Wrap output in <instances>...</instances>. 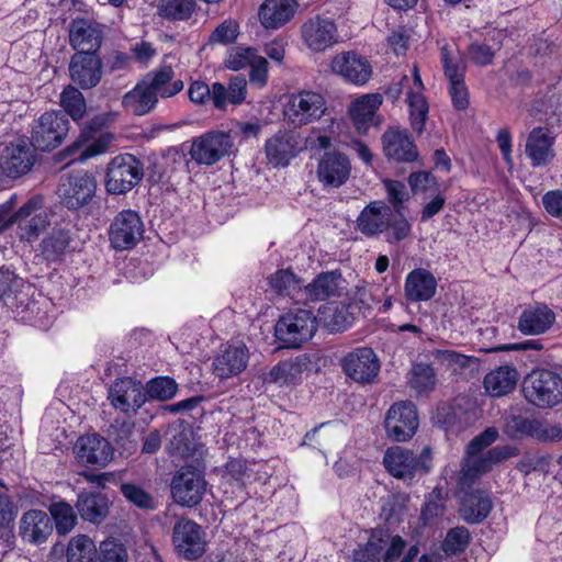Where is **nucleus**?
<instances>
[{
	"label": "nucleus",
	"mask_w": 562,
	"mask_h": 562,
	"mask_svg": "<svg viewBox=\"0 0 562 562\" xmlns=\"http://www.w3.org/2000/svg\"><path fill=\"white\" fill-rule=\"evenodd\" d=\"M319 312L321 318L330 333L344 331L350 324L351 303L329 302Z\"/></svg>",
	"instance_id": "obj_46"
},
{
	"label": "nucleus",
	"mask_w": 562,
	"mask_h": 562,
	"mask_svg": "<svg viewBox=\"0 0 562 562\" xmlns=\"http://www.w3.org/2000/svg\"><path fill=\"white\" fill-rule=\"evenodd\" d=\"M172 544L179 557L198 560L205 552V532L194 520L182 517L173 526Z\"/></svg>",
	"instance_id": "obj_12"
},
{
	"label": "nucleus",
	"mask_w": 562,
	"mask_h": 562,
	"mask_svg": "<svg viewBox=\"0 0 562 562\" xmlns=\"http://www.w3.org/2000/svg\"><path fill=\"white\" fill-rule=\"evenodd\" d=\"M267 159L274 166L286 167L300 151L299 142L292 131H279L265 144Z\"/></svg>",
	"instance_id": "obj_26"
},
{
	"label": "nucleus",
	"mask_w": 562,
	"mask_h": 562,
	"mask_svg": "<svg viewBox=\"0 0 562 562\" xmlns=\"http://www.w3.org/2000/svg\"><path fill=\"white\" fill-rule=\"evenodd\" d=\"M380 371V362L371 348H357L353 352V381L372 383Z\"/></svg>",
	"instance_id": "obj_41"
},
{
	"label": "nucleus",
	"mask_w": 562,
	"mask_h": 562,
	"mask_svg": "<svg viewBox=\"0 0 562 562\" xmlns=\"http://www.w3.org/2000/svg\"><path fill=\"white\" fill-rule=\"evenodd\" d=\"M145 395V403L147 401L156 400L166 402L173 398L178 392V383L176 380L168 375L155 376L143 385Z\"/></svg>",
	"instance_id": "obj_47"
},
{
	"label": "nucleus",
	"mask_w": 562,
	"mask_h": 562,
	"mask_svg": "<svg viewBox=\"0 0 562 562\" xmlns=\"http://www.w3.org/2000/svg\"><path fill=\"white\" fill-rule=\"evenodd\" d=\"M383 186L386 193V200L393 207L395 214H401L405 211V203L409 201L411 195L406 186L398 180L385 179Z\"/></svg>",
	"instance_id": "obj_57"
},
{
	"label": "nucleus",
	"mask_w": 562,
	"mask_h": 562,
	"mask_svg": "<svg viewBox=\"0 0 562 562\" xmlns=\"http://www.w3.org/2000/svg\"><path fill=\"white\" fill-rule=\"evenodd\" d=\"M537 420L522 415H514L506 419L505 432L513 438L532 437L535 435Z\"/></svg>",
	"instance_id": "obj_61"
},
{
	"label": "nucleus",
	"mask_w": 562,
	"mask_h": 562,
	"mask_svg": "<svg viewBox=\"0 0 562 562\" xmlns=\"http://www.w3.org/2000/svg\"><path fill=\"white\" fill-rule=\"evenodd\" d=\"M301 37L311 50L321 53L338 42L337 25L330 18L317 14L302 24Z\"/></svg>",
	"instance_id": "obj_18"
},
{
	"label": "nucleus",
	"mask_w": 562,
	"mask_h": 562,
	"mask_svg": "<svg viewBox=\"0 0 562 562\" xmlns=\"http://www.w3.org/2000/svg\"><path fill=\"white\" fill-rule=\"evenodd\" d=\"M43 203V196L35 194L27 199L15 212L11 211L13 224L18 225L22 237L32 239L40 235L45 221L35 213L42 209Z\"/></svg>",
	"instance_id": "obj_28"
},
{
	"label": "nucleus",
	"mask_w": 562,
	"mask_h": 562,
	"mask_svg": "<svg viewBox=\"0 0 562 562\" xmlns=\"http://www.w3.org/2000/svg\"><path fill=\"white\" fill-rule=\"evenodd\" d=\"M383 103L381 93H367L353 99V128L366 135L371 126L380 127L382 116L378 114Z\"/></svg>",
	"instance_id": "obj_25"
},
{
	"label": "nucleus",
	"mask_w": 562,
	"mask_h": 562,
	"mask_svg": "<svg viewBox=\"0 0 562 562\" xmlns=\"http://www.w3.org/2000/svg\"><path fill=\"white\" fill-rule=\"evenodd\" d=\"M430 459V448L425 447L419 457L402 447L389 448L384 454L383 463L386 470L397 479H412L417 470L428 471L426 462Z\"/></svg>",
	"instance_id": "obj_16"
},
{
	"label": "nucleus",
	"mask_w": 562,
	"mask_h": 562,
	"mask_svg": "<svg viewBox=\"0 0 562 562\" xmlns=\"http://www.w3.org/2000/svg\"><path fill=\"white\" fill-rule=\"evenodd\" d=\"M144 224L139 214L131 209L119 212L112 220L108 235L115 250L134 248L143 238Z\"/></svg>",
	"instance_id": "obj_11"
},
{
	"label": "nucleus",
	"mask_w": 562,
	"mask_h": 562,
	"mask_svg": "<svg viewBox=\"0 0 562 562\" xmlns=\"http://www.w3.org/2000/svg\"><path fill=\"white\" fill-rule=\"evenodd\" d=\"M443 74L449 83L464 80L467 63L459 52H453L448 45L441 48Z\"/></svg>",
	"instance_id": "obj_53"
},
{
	"label": "nucleus",
	"mask_w": 562,
	"mask_h": 562,
	"mask_svg": "<svg viewBox=\"0 0 562 562\" xmlns=\"http://www.w3.org/2000/svg\"><path fill=\"white\" fill-rule=\"evenodd\" d=\"M385 214L391 215L390 206L384 205L383 202H374L367 206L357 218L359 229L366 235H375L386 229Z\"/></svg>",
	"instance_id": "obj_45"
},
{
	"label": "nucleus",
	"mask_w": 562,
	"mask_h": 562,
	"mask_svg": "<svg viewBox=\"0 0 562 562\" xmlns=\"http://www.w3.org/2000/svg\"><path fill=\"white\" fill-rule=\"evenodd\" d=\"M69 75L81 89L97 87L102 78V60L99 53L77 52L71 57Z\"/></svg>",
	"instance_id": "obj_21"
},
{
	"label": "nucleus",
	"mask_w": 562,
	"mask_h": 562,
	"mask_svg": "<svg viewBox=\"0 0 562 562\" xmlns=\"http://www.w3.org/2000/svg\"><path fill=\"white\" fill-rule=\"evenodd\" d=\"M317 330V318L312 311L297 308L282 315L274 327V336L284 348H300Z\"/></svg>",
	"instance_id": "obj_4"
},
{
	"label": "nucleus",
	"mask_w": 562,
	"mask_h": 562,
	"mask_svg": "<svg viewBox=\"0 0 562 562\" xmlns=\"http://www.w3.org/2000/svg\"><path fill=\"white\" fill-rule=\"evenodd\" d=\"M322 367V356L318 351L302 352L294 357L280 360L265 375V382L283 386H296L305 374L318 373Z\"/></svg>",
	"instance_id": "obj_3"
},
{
	"label": "nucleus",
	"mask_w": 562,
	"mask_h": 562,
	"mask_svg": "<svg viewBox=\"0 0 562 562\" xmlns=\"http://www.w3.org/2000/svg\"><path fill=\"white\" fill-rule=\"evenodd\" d=\"M121 493L131 504L140 509L154 510L156 508L151 494L135 483H123Z\"/></svg>",
	"instance_id": "obj_58"
},
{
	"label": "nucleus",
	"mask_w": 562,
	"mask_h": 562,
	"mask_svg": "<svg viewBox=\"0 0 562 562\" xmlns=\"http://www.w3.org/2000/svg\"><path fill=\"white\" fill-rule=\"evenodd\" d=\"M134 426L132 422L115 418L108 428L109 438L122 456L130 457L137 451L138 443L132 438Z\"/></svg>",
	"instance_id": "obj_42"
},
{
	"label": "nucleus",
	"mask_w": 562,
	"mask_h": 562,
	"mask_svg": "<svg viewBox=\"0 0 562 562\" xmlns=\"http://www.w3.org/2000/svg\"><path fill=\"white\" fill-rule=\"evenodd\" d=\"M518 378L519 374L515 367L501 366L485 375L484 387L491 396H504L516 387Z\"/></svg>",
	"instance_id": "obj_39"
},
{
	"label": "nucleus",
	"mask_w": 562,
	"mask_h": 562,
	"mask_svg": "<svg viewBox=\"0 0 562 562\" xmlns=\"http://www.w3.org/2000/svg\"><path fill=\"white\" fill-rule=\"evenodd\" d=\"M69 132V120L63 111L43 113L34 124L29 143L37 151H52L59 147Z\"/></svg>",
	"instance_id": "obj_6"
},
{
	"label": "nucleus",
	"mask_w": 562,
	"mask_h": 562,
	"mask_svg": "<svg viewBox=\"0 0 562 562\" xmlns=\"http://www.w3.org/2000/svg\"><path fill=\"white\" fill-rule=\"evenodd\" d=\"M205 487L204 473L192 464H186L173 474L170 493L177 504L191 508L202 501Z\"/></svg>",
	"instance_id": "obj_8"
},
{
	"label": "nucleus",
	"mask_w": 562,
	"mask_h": 562,
	"mask_svg": "<svg viewBox=\"0 0 562 562\" xmlns=\"http://www.w3.org/2000/svg\"><path fill=\"white\" fill-rule=\"evenodd\" d=\"M10 306L15 319L23 324L40 328H46L50 324L48 315L50 303L42 294L36 297L34 293L30 295L18 292Z\"/></svg>",
	"instance_id": "obj_17"
},
{
	"label": "nucleus",
	"mask_w": 562,
	"mask_h": 562,
	"mask_svg": "<svg viewBox=\"0 0 562 562\" xmlns=\"http://www.w3.org/2000/svg\"><path fill=\"white\" fill-rule=\"evenodd\" d=\"M53 533L50 516L41 509L25 512L19 522V535L22 541L40 546L45 543Z\"/></svg>",
	"instance_id": "obj_24"
},
{
	"label": "nucleus",
	"mask_w": 562,
	"mask_h": 562,
	"mask_svg": "<svg viewBox=\"0 0 562 562\" xmlns=\"http://www.w3.org/2000/svg\"><path fill=\"white\" fill-rule=\"evenodd\" d=\"M114 140V135L110 132L101 133L86 143L76 155L75 161L83 162L90 158L102 155L108 151L112 142Z\"/></svg>",
	"instance_id": "obj_55"
},
{
	"label": "nucleus",
	"mask_w": 562,
	"mask_h": 562,
	"mask_svg": "<svg viewBox=\"0 0 562 562\" xmlns=\"http://www.w3.org/2000/svg\"><path fill=\"white\" fill-rule=\"evenodd\" d=\"M516 447L505 445L496 446L475 458H465L462 462L459 481L462 485H470L481 474L491 471L495 465L518 454Z\"/></svg>",
	"instance_id": "obj_13"
},
{
	"label": "nucleus",
	"mask_w": 562,
	"mask_h": 562,
	"mask_svg": "<svg viewBox=\"0 0 562 562\" xmlns=\"http://www.w3.org/2000/svg\"><path fill=\"white\" fill-rule=\"evenodd\" d=\"M98 182L88 170H74L60 177L57 195L60 204L69 211L89 206L97 195Z\"/></svg>",
	"instance_id": "obj_2"
},
{
	"label": "nucleus",
	"mask_w": 562,
	"mask_h": 562,
	"mask_svg": "<svg viewBox=\"0 0 562 562\" xmlns=\"http://www.w3.org/2000/svg\"><path fill=\"white\" fill-rule=\"evenodd\" d=\"M384 423L390 438L398 442L407 441L418 428L416 406L409 401L394 403L389 408Z\"/></svg>",
	"instance_id": "obj_15"
},
{
	"label": "nucleus",
	"mask_w": 562,
	"mask_h": 562,
	"mask_svg": "<svg viewBox=\"0 0 562 562\" xmlns=\"http://www.w3.org/2000/svg\"><path fill=\"white\" fill-rule=\"evenodd\" d=\"M256 55L257 49L254 47H233L225 59V66L234 71L241 70L249 67Z\"/></svg>",
	"instance_id": "obj_63"
},
{
	"label": "nucleus",
	"mask_w": 562,
	"mask_h": 562,
	"mask_svg": "<svg viewBox=\"0 0 562 562\" xmlns=\"http://www.w3.org/2000/svg\"><path fill=\"white\" fill-rule=\"evenodd\" d=\"M234 138L229 132L210 131L193 138L189 155L198 165L213 166L233 153Z\"/></svg>",
	"instance_id": "obj_7"
},
{
	"label": "nucleus",
	"mask_w": 562,
	"mask_h": 562,
	"mask_svg": "<svg viewBox=\"0 0 562 562\" xmlns=\"http://www.w3.org/2000/svg\"><path fill=\"white\" fill-rule=\"evenodd\" d=\"M554 323L555 313L544 303H535L522 311L517 327L525 335H541Z\"/></svg>",
	"instance_id": "obj_29"
},
{
	"label": "nucleus",
	"mask_w": 562,
	"mask_h": 562,
	"mask_svg": "<svg viewBox=\"0 0 562 562\" xmlns=\"http://www.w3.org/2000/svg\"><path fill=\"white\" fill-rule=\"evenodd\" d=\"M158 99L149 87L142 79L136 86L123 97L124 109L134 115L142 116L156 108Z\"/></svg>",
	"instance_id": "obj_40"
},
{
	"label": "nucleus",
	"mask_w": 562,
	"mask_h": 562,
	"mask_svg": "<svg viewBox=\"0 0 562 562\" xmlns=\"http://www.w3.org/2000/svg\"><path fill=\"white\" fill-rule=\"evenodd\" d=\"M341 273L338 270L318 273L312 282L304 286V293L308 301L321 302L340 294L344 289Z\"/></svg>",
	"instance_id": "obj_33"
},
{
	"label": "nucleus",
	"mask_w": 562,
	"mask_h": 562,
	"mask_svg": "<svg viewBox=\"0 0 562 562\" xmlns=\"http://www.w3.org/2000/svg\"><path fill=\"white\" fill-rule=\"evenodd\" d=\"M49 516L59 536L69 533L77 524V514L67 502L60 501L49 506Z\"/></svg>",
	"instance_id": "obj_50"
},
{
	"label": "nucleus",
	"mask_w": 562,
	"mask_h": 562,
	"mask_svg": "<svg viewBox=\"0 0 562 562\" xmlns=\"http://www.w3.org/2000/svg\"><path fill=\"white\" fill-rule=\"evenodd\" d=\"M240 33L239 23L232 19H225L209 35L207 43L211 45H231L234 44Z\"/></svg>",
	"instance_id": "obj_56"
},
{
	"label": "nucleus",
	"mask_w": 562,
	"mask_h": 562,
	"mask_svg": "<svg viewBox=\"0 0 562 562\" xmlns=\"http://www.w3.org/2000/svg\"><path fill=\"white\" fill-rule=\"evenodd\" d=\"M175 71L170 65H161L158 68L149 71L143 80L155 93L157 99L171 98L183 90V81L180 79L173 80Z\"/></svg>",
	"instance_id": "obj_36"
},
{
	"label": "nucleus",
	"mask_w": 562,
	"mask_h": 562,
	"mask_svg": "<svg viewBox=\"0 0 562 562\" xmlns=\"http://www.w3.org/2000/svg\"><path fill=\"white\" fill-rule=\"evenodd\" d=\"M60 105L64 109V114L70 116L74 121L81 120L87 111V104L81 91L74 87L67 86L60 94Z\"/></svg>",
	"instance_id": "obj_52"
},
{
	"label": "nucleus",
	"mask_w": 562,
	"mask_h": 562,
	"mask_svg": "<svg viewBox=\"0 0 562 562\" xmlns=\"http://www.w3.org/2000/svg\"><path fill=\"white\" fill-rule=\"evenodd\" d=\"M76 248V234L68 227H53L40 243L41 256L46 263L63 262Z\"/></svg>",
	"instance_id": "obj_22"
},
{
	"label": "nucleus",
	"mask_w": 562,
	"mask_h": 562,
	"mask_svg": "<svg viewBox=\"0 0 562 562\" xmlns=\"http://www.w3.org/2000/svg\"><path fill=\"white\" fill-rule=\"evenodd\" d=\"M554 136L546 127L533 128L525 145V153L531 161L532 167L548 166L555 157Z\"/></svg>",
	"instance_id": "obj_27"
},
{
	"label": "nucleus",
	"mask_w": 562,
	"mask_h": 562,
	"mask_svg": "<svg viewBox=\"0 0 562 562\" xmlns=\"http://www.w3.org/2000/svg\"><path fill=\"white\" fill-rule=\"evenodd\" d=\"M144 177V164L133 154H119L106 164L103 183L108 194L124 195Z\"/></svg>",
	"instance_id": "obj_1"
},
{
	"label": "nucleus",
	"mask_w": 562,
	"mask_h": 562,
	"mask_svg": "<svg viewBox=\"0 0 562 562\" xmlns=\"http://www.w3.org/2000/svg\"><path fill=\"white\" fill-rule=\"evenodd\" d=\"M437 376L431 366L415 363L409 371L408 384L418 395L428 394L436 385Z\"/></svg>",
	"instance_id": "obj_49"
},
{
	"label": "nucleus",
	"mask_w": 562,
	"mask_h": 562,
	"mask_svg": "<svg viewBox=\"0 0 562 562\" xmlns=\"http://www.w3.org/2000/svg\"><path fill=\"white\" fill-rule=\"evenodd\" d=\"M67 562H97V548L87 535H78L70 539L67 553Z\"/></svg>",
	"instance_id": "obj_48"
},
{
	"label": "nucleus",
	"mask_w": 562,
	"mask_h": 562,
	"mask_svg": "<svg viewBox=\"0 0 562 562\" xmlns=\"http://www.w3.org/2000/svg\"><path fill=\"white\" fill-rule=\"evenodd\" d=\"M395 215L396 217L394 220L390 221L387 218L386 221V240L390 244L398 243L407 238L412 233V225L405 217L404 212Z\"/></svg>",
	"instance_id": "obj_64"
},
{
	"label": "nucleus",
	"mask_w": 562,
	"mask_h": 562,
	"mask_svg": "<svg viewBox=\"0 0 562 562\" xmlns=\"http://www.w3.org/2000/svg\"><path fill=\"white\" fill-rule=\"evenodd\" d=\"M125 546L114 538H109L100 543V562H127Z\"/></svg>",
	"instance_id": "obj_62"
},
{
	"label": "nucleus",
	"mask_w": 562,
	"mask_h": 562,
	"mask_svg": "<svg viewBox=\"0 0 562 562\" xmlns=\"http://www.w3.org/2000/svg\"><path fill=\"white\" fill-rule=\"evenodd\" d=\"M76 508L86 521L100 524L109 514V498L98 492H82L78 495Z\"/></svg>",
	"instance_id": "obj_38"
},
{
	"label": "nucleus",
	"mask_w": 562,
	"mask_h": 562,
	"mask_svg": "<svg viewBox=\"0 0 562 562\" xmlns=\"http://www.w3.org/2000/svg\"><path fill=\"white\" fill-rule=\"evenodd\" d=\"M383 153L396 162H414L419 153L409 134L405 130L389 127L381 137Z\"/></svg>",
	"instance_id": "obj_23"
},
{
	"label": "nucleus",
	"mask_w": 562,
	"mask_h": 562,
	"mask_svg": "<svg viewBox=\"0 0 562 562\" xmlns=\"http://www.w3.org/2000/svg\"><path fill=\"white\" fill-rule=\"evenodd\" d=\"M522 392L532 405L540 408L553 407L562 401V378L551 370H535L525 378Z\"/></svg>",
	"instance_id": "obj_5"
},
{
	"label": "nucleus",
	"mask_w": 562,
	"mask_h": 562,
	"mask_svg": "<svg viewBox=\"0 0 562 562\" xmlns=\"http://www.w3.org/2000/svg\"><path fill=\"white\" fill-rule=\"evenodd\" d=\"M249 353L245 346L228 345L213 361V371L220 379L241 373L248 363Z\"/></svg>",
	"instance_id": "obj_31"
},
{
	"label": "nucleus",
	"mask_w": 562,
	"mask_h": 562,
	"mask_svg": "<svg viewBox=\"0 0 562 562\" xmlns=\"http://www.w3.org/2000/svg\"><path fill=\"white\" fill-rule=\"evenodd\" d=\"M326 111L324 97L314 91L303 90L291 94L284 108L289 123L301 127L319 120Z\"/></svg>",
	"instance_id": "obj_10"
},
{
	"label": "nucleus",
	"mask_w": 562,
	"mask_h": 562,
	"mask_svg": "<svg viewBox=\"0 0 562 562\" xmlns=\"http://www.w3.org/2000/svg\"><path fill=\"white\" fill-rule=\"evenodd\" d=\"M296 5L295 0H265L258 10L260 23L267 30H277L293 18Z\"/></svg>",
	"instance_id": "obj_34"
},
{
	"label": "nucleus",
	"mask_w": 562,
	"mask_h": 562,
	"mask_svg": "<svg viewBox=\"0 0 562 562\" xmlns=\"http://www.w3.org/2000/svg\"><path fill=\"white\" fill-rule=\"evenodd\" d=\"M407 104L409 108V121L412 130L422 135L426 127L428 117V103L423 93L407 92Z\"/></svg>",
	"instance_id": "obj_51"
},
{
	"label": "nucleus",
	"mask_w": 562,
	"mask_h": 562,
	"mask_svg": "<svg viewBox=\"0 0 562 562\" xmlns=\"http://www.w3.org/2000/svg\"><path fill=\"white\" fill-rule=\"evenodd\" d=\"M435 276L423 268L411 271L405 280V296L411 302L429 301L436 294Z\"/></svg>",
	"instance_id": "obj_37"
},
{
	"label": "nucleus",
	"mask_w": 562,
	"mask_h": 562,
	"mask_svg": "<svg viewBox=\"0 0 562 562\" xmlns=\"http://www.w3.org/2000/svg\"><path fill=\"white\" fill-rule=\"evenodd\" d=\"M255 463L247 460L231 458L225 464L223 479L225 484L234 487V492L247 494L246 487L250 483L255 472L251 469Z\"/></svg>",
	"instance_id": "obj_44"
},
{
	"label": "nucleus",
	"mask_w": 562,
	"mask_h": 562,
	"mask_svg": "<svg viewBox=\"0 0 562 562\" xmlns=\"http://www.w3.org/2000/svg\"><path fill=\"white\" fill-rule=\"evenodd\" d=\"M37 159L36 150L25 135L8 143L0 156V170L9 179H19L29 173Z\"/></svg>",
	"instance_id": "obj_9"
},
{
	"label": "nucleus",
	"mask_w": 562,
	"mask_h": 562,
	"mask_svg": "<svg viewBox=\"0 0 562 562\" xmlns=\"http://www.w3.org/2000/svg\"><path fill=\"white\" fill-rule=\"evenodd\" d=\"M104 38V25L82 16L75 18L69 24V43L77 52L100 53Z\"/></svg>",
	"instance_id": "obj_19"
},
{
	"label": "nucleus",
	"mask_w": 562,
	"mask_h": 562,
	"mask_svg": "<svg viewBox=\"0 0 562 562\" xmlns=\"http://www.w3.org/2000/svg\"><path fill=\"white\" fill-rule=\"evenodd\" d=\"M471 535L463 526L451 528L442 542V550L447 554L463 552L470 543Z\"/></svg>",
	"instance_id": "obj_60"
},
{
	"label": "nucleus",
	"mask_w": 562,
	"mask_h": 562,
	"mask_svg": "<svg viewBox=\"0 0 562 562\" xmlns=\"http://www.w3.org/2000/svg\"><path fill=\"white\" fill-rule=\"evenodd\" d=\"M270 288L282 296H294L301 289V279L291 269H279L269 278Z\"/></svg>",
	"instance_id": "obj_54"
},
{
	"label": "nucleus",
	"mask_w": 562,
	"mask_h": 562,
	"mask_svg": "<svg viewBox=\"0 0 562 562\" xmlns=\"http://www.w3.org/2000/svg\"><path fill=\"white\" fill-rule=\"evenodd\" d=\"M493 508L491 495L485 490H473L464 494L460 504V516L469 524L484 520Z\"/></svg>",
	"instance_id": "obj_35"
},
{
	"label": "nucleus",
	"mask_w": 562,
	"mask_h": 562,
	"mask_svg": "<svg viewBox=\"0 0 562 562\" xmlns=\"http://www.w3.org/2000/svg\"><path fill=\"white\" fill-rule=\"evenodd\" d=\"M74 450L78 462L86 467L104 468L113 458V447L99 434L80 436Z\"/></svg>",
	"instance_id": "obj_20"
},
{
	"label": "nucleus",
	"mask_w": 562,
	"mask_h": 562,
	"mask_svg": "<svg viewBox=\"0 0 562 562\" xmlns=\"http://www.w3.org/2000/svg\"><path fill=\"white\" fill-rule=\"evenodd\" d=\"M350 168L348 156L325 153L318 164L317 177L324 186L337 188L348 179Z\"/></svg>",
	"instance_id": "obj_30"
},
{
	"label": "nucleus",
	"mask_w": 562,
	"mask_h": 562,
	"mask_svg": "<svg viewBox=\"0 0 562 562\" xmlns=\"http://www.w3.org/2000/svg\"><path fill=\"white\" fill-rule=\"evenodd\" d=\"M196 0H159L158 15L168 22H188L198 10Z\"/></svg>",
	"instance_id": "obj_43"
},
{
	"label": "nucleus",
	"mask_w": 562,
	"mask_h": 562,
	"mask_svg": "<svg viewBox=\"0 0 562 562\" xmlns=\"http://www.w3.org/2000/svg\"><path fill=\"white\" fill-rule=\"evenodd\" d=\"M15 507L7 494H0V539L11 542L13 535V520L15 518Z\"/></svg>",
	"instance_id": "obj_59"
},
{
	"label": "nucleus",
	"mask_w": 562,
	"mask_h": 562,
	"mask_svg": "<svg viewBox=\"0 0 562 562\" xmlns=\"http://www.w3.org/2000/svg\"><path fill=\"white\" fill-rule=\"evenodd\" d=\"M106 123L108 119L105 115H94L85 124L78 137L70 145L55 154L54 160L65 166L72 164L80 148L94 136L103 133L102 131L106 126Z\"/></svg>",
	"instance_id": "obj_32"
},
{
	"label": "nucleus",
	"mask_w": 562,
	"mask_h": 562,
	"mask_svg": "<svg viewBox=\"0 0 562 562\" xmlns=\"http://www.w3.org/2000/svg\"><path fill=\"white\" fill-rule=\"evenodd\" d=\"M108 400L114 409L135 415L145 404L143 384L131 376L117 378L108 390Z\"/></svg>",
	"instance_id": "obj_14"
}]
</instances>
